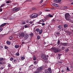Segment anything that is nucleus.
<instances>
[{
  "mask_svg": "<svg viewBox=\"0 0 73 73\" xmlns=\"http://www.w3.org/2000/svg\"><path fill=\"white\" fill-rule=\"evenodd\" d=\"M5 48L6 49H8L9 48H8V47L7 46H5Z\"/></svg>",
  "mask_w": 73,
  "mask_h": 73,
  "instance_id": "29",
  "label": "nucleus"
},
{
  "mask_svg": "<svg viewBox=\"0 0 73 73\" xmlns=\"http://www.w3.org/2000/svg\"><path fill=\"white\" fill-rule=\"evenodd\" d=\"M63 8L64 9H68V7L66 6L64 7H63Z\"/></svg>",
  "mask_w": 73,
  "mask_h": 73,
  "instance_id": "31",
  "label": "nucleus"
},
{
  "mask_svg": "<svg viewBox=\"0 0 73 73\" xmlns=\"http://www.w3.org/2000/svg\"><path fill=\"white\" fill-rule=\"evenodd\" d=\"M53 15H51V14H49L47 16V17H53Z\"/></svg>",
  "mask_w": 73,
  "mask_h": 73,
  "instance_id": "11",
  "label": "nucleus"
},
{
  "mask_svg": "<svg viewBox=\"0 0 73 73\" xmlns=\"http://www.w3.org/2000/svg\"><path fill=\"white\" fill-rule=\"evenodd\" d=\"M34 35H33V33L31 34H30V36H32V37H33V36Z\"/></svg>",
  "mask_w": 73,
  "mask_h": 73,
  "instance_id": "44",
  "label": "nucleus"
},
{
  "mask_svg": "<svg viewBox=\"0 0 73 73\" xmlns=\"http://www.w3.org/2000/svg\"><path fill=\"white\" fill-rule=\"evenodd\" d=\"M46 12H49V10L48 9H46Z\"/></svg>",
  "mask_w": 73,
  "mask_h": 73,
  "instance_id": "56",
  "label": "nucleus"
},
{
  "mask_svg": "<svg viewBox=\"0 0 73 73\" xmlns=\"http://www.w3.org/2000/svg\"><path fill=\"white\" fill-rule=\"evenodd\" d=\"M5 5L4 4H3L1 6L0 8H2V7H4Z\"/></svg>",
  "mask_w": 73,
  "mask_h": 73,
  "instance_id": "24",
  "label": "nucleus"
},
{
  "mask_svg": "<svg viewBox=\"0 0 73 73\" xmlns=\"http://www.w3.org/2000/svg\"><path fill=\"white\" fill-rule=\"evenodd\" d=\"M10 61H13V58H10Z\"/></svg>",
  "mask_w": 73,
  "mask_h": 73,
  "instance_id": "35",
  "label": "nucleus"
},
{
  "mask_svg": "<svg viewBox=\"0 0 73 73\" xmlns=\"http://www.w3.org/2000/svg\"><path fill=\"white\" fill-rule=\"evenodd\" d=\"M28 27L27 25H25V28H28Z\"/></svg>",
  "mask_w": 73,
  "mask_h": 73,
  "instance_id": "47",
  "label": "nucleus"
},
{
  "mask_svg": "<svg viewBox=\"0 0 73 73\" xmlns=\"http://www.w3.org/2000/svg\"><path fill=\"white\" fill-rule=\"evenodd\" d=\"M6 3L7 4H9V3H12V1H7Z\"/></svg>",
  "mask_w": 73,
  "mask_h": 73,
  "instance_id": "14",
  "label": "nucleus"
},
{
  "mask_svg": "<svg viewBox=\"0 0 73 73\" xmlns=\"http://www.w3.org/2000/svg\"><path fill=\"white\" fill-rule=\"evenodd\" d=\"M12 36H10L9 38V39H10V40L12 39Z\"/></svg>",
  "mask_w": 73,
  "mask_h": 73,
  "instance_id": "50",
  "label": "nucleus"
},
{
  "mask_svg": "<svg viewBox=\"0 0 73 73\" xmlns=\"http://www.w3.org/2000/svg\"><path fill=\"white\" fill-rule=\"evenodd\" d=\"M16 62H20V60H19L17 59L16 60Z\"/></svg>",
  "mask_w": 73,
  "mask_h": 73,
  "instance_id": "48",
  "label": "nucleus"
},
{
  "mask_svg": "<svg viewBox=\"0 0 73 73\" xmlns=\"http://www.w3.org/2000/svg\"><path fill=\"white\" fill-rule=\"evenodd\" d=\"M60 57H57L58 59H60Z\"/></svg>",
  "mask_w": 73,
  "mask_h": 73,
  "instance_id": "61",
  "label": "nucleus"
},
{
  "mask_svg": "<svg viewBox=\"0 0 73 73\" xmlns=\"http://www.w3.org/2000/svg\"><path fill=\"white\" fill-rule=\"evenodd\" d=\"M66 52H68L69 50L68 48H66Z\"/></svg>",
  "mask_w": 73,
  "mask_h": 73,
  "instance_id": "40",
  "label": "nucleus"
},
{
  "mask_svg": "<svg viewBox=\"0 0 73 73\" xmlns=\"http://www.w3.org/2000/svg\"><path fill=\"white\" fill-rule=\"evenodd\" d=\"M38 16V15L36 13L33 14L31 16V19H34V18H36Z\"/></svg>",
  "mask_w": 73,
  "mask_h": 73,
  "instance_id": "3",
  "label": "nucleus"
},
{
  "mask_svg": "<svg viewBox=\"0 0 73 73\" xmlns=\"http://www.w3.org/2000/svg\"><path fill=\"white\" fill-rule=\"evenodd\" d=\"M41 58L43 59V60H45V62H46V61H47V60H48V58L46 57V55L44 54H42L41 56Z\"/></svg>",
  "mask_w": 73,
  "mask_h": 73,
  "instance_id": "5",
  "label": "nucleus"
},
{
  "mask_svg": "<svg viewBox=\"0 0 73 73\" xmlns=\"http://www.w3.org/2000/svg\"><path fill=\"white\" fill-rule=\"evenodd\" d=\"M16 55H17V56H19V53L17 52L15 54Z\"/></svg>",
  "mask_w": 73,
  "mask_h": 73,
  "instance_id": "43",
  "label": "nucleus"
},
{
  "mask_svg": "<svg viewBox=\"0 0 73 73\" xmlns=\"http://www.w3.org/2000/svg\"><path fill=\"white\" fill-rule=\"evenodd\" d=\"M40 72L38 71L37 70H36V71L34 72V73H39Z\"/></svg>",
  "mask_w": 73,
  "mask_h": 73,
  "instance_id": "27",
  "label": "nucleus"
},
{
  "mask_svg": "<svg viewBox=\"0 0 73 73\" xmlns=\"http://www.w3.org/2000/svg\"><path fill=\"white\" fill-rule=\"evenodd\" d=\"M6 24H7V23H4L3 24H2V25H1L0 26V27L3 28V27H4V26L5 25H6Z\"/></svg>",
  "mask_w": 73,
  "mask_h": 73,
  "instance_id": "12",
  "label": "nucleus"
},
{
  "mask_svg": "<svg viewBox=\"0 0 73 73\" xmlns=\"http://www.w3.org/2000/svg\"><path fill=\"white\" fill-rule=\"evenodd\" d=\"M54 53H58L61 52V50L58 48L54 47L52 48Z\"/></svg>",
  "mask_w": 73,
  "mask_h": 73,
  "instance_id": "1",
  "label": "nucleus"
},
{
  "mask_svg": "<svg viewBox=\"0 0 73 73\" xmlns=\"http://www.w3.org/2000/svg\"><path fill=\"white\" fill-rule=\"evenodd\" d=\"M19 47V46L16 45L15 46V48H18Z\"/></svg>",
  "mask_w": 73,
  "mask_h": 73,
  "instance_id": "26",
  "label": "nucleus"
},
{
  "mask_svg": "<svg viewBox=\"0 0 73 73\" xmlns=\"http://www.w3.org/2000/svg\"><path fill=\"white\" fill-rule=\"evenodd\" d=\"M16 60H13V62H16Z\"/></svg>",
  "mask_w": 73,
  "mask_h": 73,
  "instance_id": "57",
  "label": "nucleus"
},
{
  "mask_svg": "<svg viewBox=\"0 0 73 73\" xmlns=\"http://www.w3.org/2000/svg\"><path fill=\"white\" fill-rule=\"evenodd\" d=\"M19 70H21V68H19Z\"/></svg>",
  "mask_w": 73,
  "mask_h": 73,
  "instance_id": "64",
  "label": "nucleus"
},
{
  "mask_svg": "<svg viewBox=\"0 0 73 73\" xmlns=\"http://www.w3.org/2000/svg\"><path fill=\"white\" fill-rule=\"evenodd\" d=\"M34 68V66L33 65H31L29 67L30 70H32Z\"/></svg>",
  "mask_w": 73,
  "mask_h": 73,
  "instance_id": "9",
  "label": "nucleus"
},
{
  "mask_svg": "<svg viewBox=\"0 0 73 73\" xmlns=\"http://www.w3.org/2000/svg\"><path fill=\"white\" fill-rule=\"evenodd\" d=\"M57 2L58 3H60L61 2V0H57Z\"/></svg>",
  "mask_w": 73,
  "mask_h": 73,
  "instance_id": "41",
  "label": "nucleus"
},
{
  "mask_svg": "<svg viewBox=\"0 0 73 73\" xmlns=\"http://www.w3.org/2000/svg\"><path fill=\"white\" fill-rule=\"evenodd\" d=\"M5 68V67H1L0 68V70H2V69H3V68Z\"/></svg>",
  "mask_w": 73,
  "mask_h": 73,
  "instance_id": "32",
  "label": "nucleus"
},
{
  "mask_svg": "<svg viewBox=\"0 0 73 73\" xmlns=\"http://www.w3.org/2000/svg\"><path fill=\"white\" fill-rule=\"evenodd\" d=\"M42 2H43V0H41L40 1V4H41Z\"/></svg>",
  "mask_w": 73,
  "mask_h": 73,
  "instance_id": "45",
  "label": "nucleus"
},
{
  "mask_svg": "<svg viewBox=\"0 0 73 73\" xmlns=\"http://www.w3.org/2000/svg\"><path fill=\"white\" fill-rule=\"evenodd\" d=\"M67 71H68L69 72V71H70V70H69V68L68 67H67Z\"/></svg>",
  "mask_w": 73,
  "mask_h": 73,
  "instance_id": "38",
  "label": "nucleus"
},
{
  "mask_svg": "<svg viewBox=\"0 0 73 73\" xmlns=\"http://www.w3.org/2000/svg\"><path fill=\"white\" fill-rule=\"evenodd\" d=\"M51 6L52 7H59V5L54 3L51 5Z\"/></svg>",
  "mask_w": 73,
  "mask_h": 73,
  "instance_id": "7",
  "label": "nucleus"
},
{
  "mask_svg": "<svg viewBox=\"0 0 73 73\" xmlns=\"http://www.w3.org/2000/svg\"><path fill=\"white\" fill-rule=\"evenodd\" d=\"M33 60H36V57L35 56V55H34L33 57Z\"/></svg>",
  "mask_w": 73,
  "mask_h": 73,
  "instance_id": "17",
  "label": "nucleus"
},
{
  "mask_svg": "<svg viewBox=\"0 0 73 73\" xmlns=\"http://www.w3.org/2000/svg\"><path fill=\"white\" fill-rule=\"evenodd\" d=\"M42 26H44L45 25V23H42Z\"/></svg>",
  "mask_w": 73,
  "mask_h": 73,
  "instance_id": "52",
  "label": "nucleus"
},
{
  "mask_svg": "<svg viewBox=\"0 0 73 73\" xmlns=\"http://www.w3.org/2000/svg\"><path fill=\"white\" fill-rule=\"evenodd\" d=\"M9 20H11V17H10L9 18Z\"/></svg>",
  "mask_w": 73,
  "mask_h": 73,
  "instance_id": "60",
  "label": "nucleus"
},
{
  "mask_svg": "<svg viewBox=\"0 0 73 73\" xmlns=\"http://www.w3.org/2000/svg\"><path fill=\"white\" fill-rule=\"evenodd\" d=\"M32 9H33V10H35V9H36V7H33L32 8Z\"/></svg>",
  "mask_w": 73,
  "mask_h": 73,
  "instance_id": "36",
  "label": "nucleus"
},
{
  "mask_svg": "<svg viewBox=\"0 0 73 73\" xmlns=\"http://www.w3.org/2000/svg\"><path fill=\"white\" fill-rule=\"evenodd\" d=\"M36 31L38 32H39L40 31V29H39L38 28H37L36 29Z\"/></svg>",
  "mask_w": 73,
  "mask_h": 73,
  "instance_id": "25",
  "label": "nucleus"
},
{
  "mask_svg": "<svg viewBox=\"0 0 73 73\" xmlns=\"http://www.w3.org/2000/svg\"><path fill=\"white\" fill-rule=\"evenodd\" d=\"M57 44L58 45H59L60 44V40L58 39V41L57 42Z\"/></svg>",
  "mask_w": 73,
  "mask_h": 73,
  "instance_id": "18",
  "label": "nucleus"
},
{
  "mask_svg": "<svg viewBox=\"0 0 73 73\" xmlns=\"http://www.w3.org/2000/svg\"><path fill=\"white\" fill-rule=\"evenodd\" d=\"M52 21L53 23H54V22H55V19H53L52 20Z\"/></svg>",
  "mask_w": 73,
  "mask_h": 73,
  "instance_id": "46",
  "label": "nucleus"
},
{
  "mask_svg": "<svg viewBox=\"0 0 73 73\" xmlns=\"http://www.w3.org/2000/svg\"><path fill=\"white\" fill-rule=\"evenodd\" d=\"M64 72V70H62L61 71V72H62V73H63Z\"/></svg>",
  "mask_w": 73,
  "mask_h": 73,
  "instance_id": "59",
  "label": "nucleus"
},
{
  "mask_svg": "<svg viewBox=\"0 0 73 73\" xmlns=\"http://www.w3.org/2000/svg\"><path fill=\"white\" fill-rule=\"evenodd\" d=\"M60 46H64V43H63L62 42H61L60 44Z\"/></svg>",
  "mask_w": 73,
  "mask_h": 73,
  "instance_id": "23",
  "label": "nucleus"
},
{
  "mask_svg": "<svg viewBox=\"0 0 73 73\" xmlns=\"http://www.w3.org/2000/svg\"><path fill=\"white\" fill-rule=\"evenodd\" d=\"M3 62L0 61V65L1 66V65H3Z\"/></svg>",
  "mask_w": 73,
  "mask_h": 73,
  "instance_id": "30",
  "label": "nucleus"
},
{
  "mask_svg": "<svg viewBox=\"0 0 73 73\" xmlns=\"http://www.w3.org/2000/svg\"><path fill=\"white\" fill-rule=\"evenodd\" d=\"M11 66V65L10 64L8 65V67L9 68H10Z\"/></svg>",
  "mask_w": 73,
  "mask_h": 73,
  "instance_id": "39",
  "label": "nucleus"
},
{
  "mask_svg": "<svg viewBox=\"0 0 73 73\" xmlns=\"http://www.w3.org/2000/svg\"><path fill=\"white\" fill-rule=\"evenodd\" d=\"M33 22L30 21V22H29V23H30V24H33Z\"/></svg>",
  "mask_w": 73,
  "mask_h": 73,
  "instance_id": "42",
  "label": "nucleus"
},
{
  "mask_svg": "<svg viewBox=\"0 0 73 73\" xmlns=\"http://www.w3.org/2000/svg\"><path fill=\"white\" fill-rule=\"evenodd\" d=\"M71 4H72V5H73V2H72Z\"/></svg>",
  "mask_w": 73,
  "mask_h": 73,
  "instance_id": "62",
  "label": "nucleus"
},
{
  "mask_svg": "<svg viewBox=\"0 0 73 73\" xmlns=\"http://www.w3.org/2000/svg\"><path fill=\"white\" fill-rule=\"evenodd\" d=\"M41 38V37L39 36H37V40H39V39H40Z\"/></svg>",
  "mask_w": 73,
  "mask_h": 73,
  "instance_id": "22",
  "label": "nucleus"
},
{
  "mask_svg": "<svg viewBox=\"0 0 73 73\" xmlns=\"http://www.w3.org/2000/svg\"><path fill=\"white\" fill-rule=\"evenodd\" d=\"M25 59V57L23 56V57H21V59L22 60H24Z\"/></svg>",
  "mask_w": 73,
  "mask_h": 73,
  "instance_id": "34",
  "label": "nucleus"
},
{
  "mask_svg": "<svg viewBox=\"0 0 73 73\" xmlns=\"http://www.w3.org/2000/svg\"><path fill=\"white\" fill-rule=\"evenodd\" d=\"M64 28H66V27H68V25L67 24H64Z\"/></svg>",
  "mask_w": 73,
  "mask_h": 73,
  "instance_id": "19",
  "label": "nucleus"
},
{
  "mask_svg": "<svg viewBox=\"0 0 73 73\" xmlns=\"http://www.w3.org/2000/svg\"><path fill=\"white\" fill-rule=\"evenodd\" d=\"M26 22L27 23H29V21H27Z\"/></svg>",
  "mask_w": 73,
  "mask_h": 73,
  "instance_id": "63",
  "label": "nucleus"
},
{
  "mask_svg": "<svg viewBox=\"0 0 73 73\" xmlns=\"http://www.w3.org/2000/svg\"><path fill=\"white\" fill-rule=\"evenodd\" d=\"M6 43L7 44H8V45H11V42L9 41H7Z\"/></svg>",
  "mask_w": 73,
  "mask_h": 73,
  "instance_id": "20",
  "label": "nucleus"
},
{
  "mask_svg": "<svg viewBox=\"0 0 73 73\" xmlns=\"http://www.w3.org/2000/svg\"><path fill=\"white\" fill-rule=\"evenodd\" d=\"M4 60V58H0V61H2Z\"/></svg>",
  "mask_w": 73,
  "mask_h": 73,
  "instance_id": "37",
  "label": "nucleus"
},
{
  "mask_svg": "<svg viewBox=\"0 0 73 73\" xmlns=\"http://www.w3.org/2000/svg\"><path fill=\"white\" fill-rule=\"evenodd\" d=\"M42 69H43V67H40L38 69H37V70L40 72L41 70H42Z\"/></svg>",
  "mask_w": 73,
  "mask_h": 73,
  "instance_id": "8",
  "label": "nucleus"
},
{
  "mask_svg": "<svg viewBox=\"0 0 73 73\" xmlns=\"http://www.w3.org/2000/svg\"><path fill=\"white\" fill-rule=\"evenodd\" d=\"M25 24V22H22V24Z\"/></svg>",
  "mask_w": 73,
  "mask_h": 73,
  "instance_id": "53",
  "label": "nucleus"
},
{
  "mask_svg": "<svg viewBox=\"0 0 73 73\" xmlns=\"http://www.w3.org/2000/svg\"><path fill=\"white\" fill-rule=\"evenodd\" d=\"M2 11H3V9L1 8L0 9V12H2Z\"/></svg>",
  "mask_w": 73,
  "mask_h": 73,
  "instance_id": "54",
  "label": "nucleus"
},
{
  "mask_svg": "<svg viewBox=\"0 0 73 73\" xmlns=\"http://www.w3.org/2000/svg\"><path fill=\"white\" fill-rule=\"evenodd\" d=\"M42 31H43V30H42V29H41L40 30V31H39V33L40 35H41V33H42Z\"/></svg>",
  "mask_w": 73,
  "mask_h": 73,
  "instance_id": "15",
  "label": "nucleus"
},
{
  "mask_svg": "<svg viewBox=\"0 0 73 73\" xmlns=\"http://www.w3.org/2000/svg\"><path fill=\"white\" fill-rule=\"evenodd\" d=\"M45 73H52V70L50 68H48V69H45L44 70Z\"/></svg>",
  "mask_w": 73,
  "mask_h": 73,
  "instance_id": "4",
  "label": "nucleus"
},
{
  "mask_svg": "<svg viewBox=\"0 0 73 73\" xmlns=\"http://www.w3.org/2000/svg\"><path fill=\"white\" fill-rule=\"evenodd\" d=\"M62 50H64V49H65V47H62Z\"/></svg>",
  "mask_w": 73,
  "mask_h": 73,
  "instance_id": "51",
  "label": "nucleus"
},
{
  "mask_svg": "<svg viewBox=\"0 0 73 73\" xmlns=\"http://www.w3.org/2000/svg\"><path fill=\"white\" fill-rule=\"evenodd\" d=\"M28 37H29V36L28 35H26L25 36L24 38L25 40H27V39L28 38Z\"/></svg>",
  "mask_w": 73,
  "mask_h": 73,
  "instance_id": "10",
  "label": "nucleus"
},
{
  "mask_svg": "<svg viewBox=\"0 0 73 73\" xmlns=\"http://www.w3.org/2000/svg\"><path fill=\"white\" fill-rule=\"evenodd\" d=\"M34 64H36V63H37V62H36V61H34Z\"/></svg>",
  "mask_w": 73,
  "mask_h": 73,
  "instance_id": "58",
  "label": "nucleus"
},
{
  "mask_svg": "<svg viewBox=\"0 0 73 73\" xmlns=\"http://www.w3.org/2000/svg\"><path fill=\"white\" fill-rule=\"evenodd\" d=\"M19 10H20V7H16L13 9V11L14 12H18V11H19Z\"/></svg>",
  "mask_w": 73,
  "mask_h": 73,
  "instance_id": "6",
  "label": "nucleus"
},
{
  "mask_svg": "<svg viewBox=\"0 0 73 73\" xmlns=\"http://www.w3.org/2000/svg\"><path fill=\"white\" fill-rule=\"evenodd\" d=\"M3 28L0 27V32H1V31H3Z\"/></svg>",
  "mask_w": 73,
  "mask_h": 73,
  "instance_id": "28",
  "label": "nucleus"
},
{
  "mask_svg": "<svg viewBox=\"0 0 73 73\" xmlns=\"http://www.w3.org/2000/svg\"><path fill=\"white\" fill-rule=\"evenodd\" d=\"M68 45V43H63V46H67Z\"/></svg>",
  "mask_w": 73,
  "mask_h": 73,
  "instance_id": "16",
  "label": "nucleus"
},
{
  "mask_svg": "<svg viewBox=\"0 0 73 73\" xmlns=\"http://www.w3.org/2000/svg\"><path fill=\"white\" fill-rule=\"evenodd\" d=\"M61 56H62V54H58V57H61Z\"/></svg>",
  "mask_w": 73,
  "mask_h": 73,
  "instance_id": "33",
  "label": "nucleus"
},
{
  "mask_svg": "<svg viewBox=\"0 0 73 73\" xmlns=\"http://www.w3.org/2000/svg\"><path fill=\"white\" fill-rule=\"evenodd\" d=\"M57 35H60V33L57 32L56 33Z\"/></svg>",
  "mask_w": 73,
  "mask_h": 73,
  "instance_id": "55",
  "label": "nucleus"
},
{
  "mask_svg": "<svg viewBox=\"0 0 73 73\" xmlns=\"http://www.w3.org/2000/svg\"><path fill=\"white\" fill-rule=\"evenodd\" d=\"M58 28L59 29H61L62 28V26L59 25L58 26Z\"/></svg>",
  "mask_w": 73,
  "mask_h": 73,
  "instance_id": "21",
  "label": "nucleus"
},
{
  "mask_svg": "<svg viewBox=\"0 0 73 73\" xmlns=\"http://www.w3.org/2000/svg\"><path fill=\"white\" fill-rule=\"evenodd\" d=\"M65 18L67 20H68L69 21H71V20L70 19V15H69V13H66L65 15Z\"/></svg>",
  "mask_w": 73,
  "mask_h": 73,
  "instance_id": "2",
  "label": "nucleus"
},
{
  "mask_svg": "<svg viewBox=\"0 0 73 73\" xmlns=\"http://www.w3.org/2000/svg\"><path fill=\"white\" fill-rule=\"evenodd\" d=\"M41 21L42 22V23H44V20L42 19L41 20Z\"/></svg>",
  "mask_w": 73,
  "mask_h": 73,
  "instance_id": "49",
  "label": "nucleus"
},
{
  "mask_svg": "<svg viewBox=\"0 0 73 73\" xmlns=\"http://www.w3.org/2000/svg\"><path fill=\"white\" fill-rule=\"evenodd\" d=\"M24 36H25V34L23 32H22L21 33V36H22V37H24Z\"/></svg>",
  "mask_w": 73,
  "mask_h": 73,
  "instance_id": "13",
  "label": "nucleus"
}]
</instances>
